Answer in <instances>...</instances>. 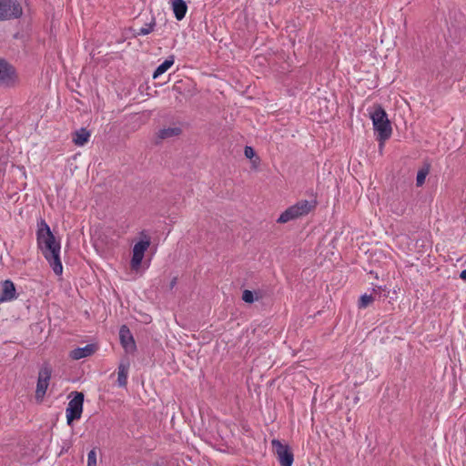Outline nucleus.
Masks as SVG:
<instances>
[{"mask_svg":"<svg viewBox=\"0 0 466 466\" xmlns=\"http://www.w3.org/2000/svg\"><path fill=\"white\" fill-rule=\"evenodd\" d=\"M315 208V204H312L309 200H300L296 204L289 207L283 211L279 218L278 223L284 224L291 220L297 219L302 216L308 215L312 208Z\"/></svg>","mask_w":466,"mask_h":466,"instance_id":"7ed1b4c3","label":"nucleus"},{"mask_svg":"<svg viewBox=\"0 0 466 466\" xmlns=\"http://www.w3.org/2000/svg\"><path fill=\"white\" fill-rule=\"evenodd\" d=\"M272 447L281 466H292L294 455L290 447L283 444L279 440L274 439L271 441Z\"/></svg>","mask_w":466,"mask_h":466,"instance_id":"423d86ee","label":"nucleus"},{"mask_svg":"<svg viewBox=\"0 0 466 466\" xmlns=\"http://www.w3.org/2000/svg\"><path fill=\"white\" fill-rule=\"evenodd\" d=\"M406 206L401 205L400 208H397L396 209H392V211L398 215H402L405 212Z\"/></svg>","mask_w":466,"mask_h":466,"instance_id":"b1692460","label":"nucleus"},{"mask_svg":"<svg viewBox=\"0 0 466 466\" xmlns=\"http://www.w3.org/2000/svg\"><path fill=\"white\" fill-rule=\"evenodd\" d=\"M119 339L126 351H133L136 349L134 337L127 325H122L120 327Z\"/></svg>","mask_w":466,"mask_h":466,"instance_id":"1a4fd4ad","label":"nucleus"},{"mask_svg":"<svg viewBox=\"0 0 466 466\" xmlns=\"http://www.w3.org/2000/svg\"><path fill=\"white\" fill-rule=\"evenodd\" d=\"M23 15V8L17 0H0V22L17 19Z\"/></svg>","mask_w":466,"mask_h":466,"instance_id":"20e7f679","label":"nucleus"},{"mask_svg":"<svg viewBox=\"0 0 466 466\" xmlns=\"http://www.w3.org/2000/svg\"><path fill=\"white\" fill-rule=\"evenodd\" d=\"M373 124V129L377 135L380 146L389 139L392 134L391 124L388 118L385 109L380 105H376L373 111L370 113Z\"/></svg>","mask_w":466,"mask_h":466,"instance_id":"f03ea898","label":"nucleus"},{"mask_svg":"<svg viewBox=\"0 0 466 466\" xmlns=\"http://www.w3.org/2000/svg\"><path fill=\"white\" fill-rule=\"evenodd\" d=\"M90 132L86 128L82 127L74 133L73 142L75 145L82 147L88 142Z\"/></svg>","mask_w":466,"mask_h":466,"instance_id":"2eb2a0df","label":"nucleus"},{"mask_svg":"<svg viewBox=\"0 0 466 466\" xmlns=\"http://www.w3.org/2000/svg\"><path fill=\"white\" fill-rule=\"evenodd\" d=\"M174 56H169L164 62H162L154 71L153 78L156 79L164 73H166L174 64Z\"/></svg>","mask_w":466,"mask_h":466,"instance_id":"a211bd4d","label":"nucleus"},{"mask_svg":"<svg viewBox=\"0 0 466 466\" xmlns=\"http://www.w3.org/2000/svg\"><path fill=\"white\" fill-rule=\"evenodd\" d=\"M52 368L48 363H45L38 372L35 397L36 399H43L46 393L49 380L51 379Z\"/></svg>","mask_w":466,"mask_h":466,"instance_id":"0eeeda50","label":"nucleus"},{"mask_svg":"<svg viewBox=\"0 0 466 466\" xmlns=\"http://www.w3.org/2000/svg\"><path fill=\"white\" fill-rule=\"evenodd\" d=\"M149 245L150 240L148 238L145 240L141 239L135 244L133 248V255L130 261V265L133 269H137L141 265L145 251L147 249Z\"/></svg>","mask_w":466,"mask_h":466,"instance_id":"6e6552de","label":"nucleus"},{"mask_svg":"<svg viewBox=\"0 0 466 466\" xmlns=\"http://www.w3.org/2000/svg\"><path fill=\"white\" fill-rule=\"evenodd\" d=\"M242 299L248 304L253 303L258 298H255V293L251 290L245 289L242 293Z\"/></svg>","mask_w":466,"mask_h":466,"instance_id":"412c9836","label":"nucleus"},{"mask_svg":"<svg viewBox=\"0 0 466 466\" xmlns=\"http://www.w3.org/2000/svg\"><path fill=\"white\" fill-rule=\"evenodd\" d=\"M182 133V129L179 127H169L160 129L157 132V138L163 140L177 137Z\"/></svg>","mask_w":466,"mask_h":466,"instance_id":"f3484780","label":"nucleus"},{"mask_svg":"<svg viewBox=\"0 0 466 466\" xmlns=\"http://www.w3.org/2000/svg\"><path fill=\"white\" fill-rule=\"evenodd\" d=\"M177 284V278H174L170 282V289H173Z\"/></svg>","mask_w":466,"mask_h":466,"instance_id":"a878e982","label":"nucleus"},{"mask_svg":"<svg viewBox=\"0 0 466 466\" xmlns=\"http://www.w3.org/2000/svg\"><path fill=\"white\" fill-rule=\"evenodd\" d=\"M16 299V290L12 280L6 279L2 283L0 302L11 301Z\"/></svg>","mask_w":466,"mask_h":466,"instance_id":"9d476101","label":"nucleus"},{"mask_svg":"<svg viewBox=\"0 0 466 466\" xmlns=\"http://www.w3.org/2000/svg\"><path fill=\"white\" fill-rule=\"evenodd\" d=\"M74 398L70 400L66 410L67 424L71 425L76 420H79L83 411L84 394L73 391Z\"/></svg>","mask_w":466,"mask_h":466,"instance_id":"39448f33","label":"nucleus"},{"mask_svg":"<svg viewBox=\"0 0 466 466\" xmlns=\"http://www.w3.org/2000/svg\"><path fill=\"white\" fill-rule=\"evenodd\" d=\"M172 10L177 20L181 21L187 14V5L184 0H170Z\"/></svg>","mask_w":466,"mask_h":466,"instance_id":"ddd939ff","label":"nucleus"},{"mask_svg":"<svg viewBox=\"0 0 466 466\" xmlns=\"http://www.w3.org/2000/svg\"><path fill=\"white\" fill-rule=\"evenodd\" d=\"M156 27V18L152 16L151 21L147 23L143 27L138 29L131 28L132 35L134 37H137L140 35H147L154 31Z\"/></svg>","mask_w":466,"mask_h":466,"instance_id":"dca6fc26","label":"nucleus"},{"mask_svg":"<svg viewBox=\"0 0 466 466\" xmlns=\"http://www.w3.org/2000/svg\"><path fill=\"white\" fill-rule=\"evenodd\" d=\"M36 243L42 255L57 276L62 275L63 266L60 258L61 243L51 231L50 227L44 218L36 223Z\"/></svg>","mask_w":466,"mask_h":466,"instance_id":"f257e3e1","label":"nucleus"},{"mask_svg":"<svg viewBox=\"0 0 466 466\" xmlns=\"http://www.w3.org/2000/svg\"><path fill=\"white\" fill-rule=\"evenodd\" d=\"M244 155L247 158L251 159L256 155V152L252 147L246 146L244 148Z\"/></svg>","mask_w":466,"mask_h":466,"instance_id":"5701e85b","label":"nucleus"},{"mask_svg":"<svg viewBox=\"0 0 466 466\" xmlns=\"http://www.w3.org/2000/svg\"><path fill=\"white\" fill-rule=\"evenodd\" d=\"M96 350V346L95 344H86L85 347L82 348H76L73 350L70 351V358L72 360H80L86 357H89L92 354L95 353Z\"/></svg>","mask_w":466,"mask_h":466,"instance_id":"9b49d317","label":"nucleus"},{"mask_svg":"<svg viewBox=\"0 0 466 466\" xmlns=\"http://www.w3.org/2000/svg\"><path fill=\"white\" fill-rule=\"evenodd\" d=\"M375 299V296H373L372 294L370 295H368V294H363L362 296H360V299H359V303H358V306L360 309H365L367 308L373 300Z\"/></svg>","mask_w":466,"mask_h":466,"instance_id":"6ab92c4d","label":"nucleus"},{"mask_svg":"<svg viewBox=\"0 0 466 466\" xmlns=\"http://www.w3.org/2000/svg\"><path fill=\"white\" fill-rule=\"evenodd\" d=\"M15 68L5 60L0 58V84H7L15 76Z\"/></svg>","mask_w":466,"mask_h":466,"instance_id":"f8f14e48","label":"nucleus"},{"mask_svg":"<svg viewBox=\"0 0 466 466\" xmlns=\"http://www.w3.org/2000/svg\"><path fill=\"white\" fill-rule=\"evenodd\" d=\"M460 277H461V279L466 280V269H463L461 272Z\"/></svg>","mask_w":466,"mask_h":466,"instance_id":"393cba45","label":"nucleus"},{"mask_svg":"<svg viewBox=\"0 0 466 466\" xmlns=\"http://www.w3.org/2000/svg\"><path fill=\"white\" fill-rule=\"evenodd\" d=\"M87 466H96V448L92 449L87 454Z\"/></svg>","mask_w":466,"mask_h":466,"instance_id":"4be33fe9","label":"nucleus"},{"mask_svg":"<svg viewBox=\"0 0 466 466\" xmlns=\"http://www.w3.org/2000/svg\"><path fill=\"white\" fill-rule=\"evenodd\" d=\"M130 363L128 361L121 362L118 365L117 384L119 387H126L127 384V376Z\"/></svg>","mask_w":466,"mask_h":466,"instance_id":"4468645a","label":"nucleus"},{"mask_svg":"<svg viewBox=\"0 0 466 466\" xmlns=\"http://www.w3.org/2000/svg\"><path fill=\"white\" fill-rule=\"evenodd\" d=\"M428 173H429V168H421L418 171L417 177H416L417 187H421L424 184L425 178H426Z\"/></svg>","mask_w":466,"mask_h":466,"instance_id":"aec40b11","label":"nucleus"}]
</instances>
